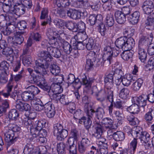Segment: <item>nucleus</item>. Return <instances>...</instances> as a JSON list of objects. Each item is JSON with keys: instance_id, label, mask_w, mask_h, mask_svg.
Here are the masks:
<instances>
[{"instance_id": "obj_4", "label": "nucleus", "mask_w": 154, "mask_h": 154, "mask_svg": "<svg viewBox=\"0 0 154 154\" xmlns=\"http://www.w3.org/2000/svg\"><path fill=\"white\" fill-rule=\"evenodd\" d=\"M44 122L41 120H35L28 119L27 121H25L24 125L28 131H30L32 136L37 127L38 128L37 129V130H40L42 127V125L44 124Z\"/></svg>"}, {"instance_id": "obj_49", "label": "nucleus", "mask_w": 154, "mask_h": 154, "mask_svg": "<svg viewBox=\"0 0 154 154\" xmlns=\"http://www.w3.org/2000/svg\"><path fill=\"white\" fill-rule=\"evenodd\" d=\"M9 107V105L7 101L5 100L2 102V105H0V116L3 115Z\"/></svg>"}, {"instance_id": "obj_37", "label": "nucleus", "mask_w": 154, "mask_h": 154, "mask_svg": "<svg viewBox=\"0 0 154 154\" xmlns=\"http://www.w3.org/2000/svg\"><path fill=\"white\" fill-rule=\"evenodd\" d=\"M81 82L83 85H85L86 87L89 88L91 87L93 81L91 79L87 77L84 74L82 76Z\"/></svg>"}, {"instance_id": "obj_50", "label": "nucleus", "mask_w": 154, "mask_h": 154, "mask_svg": "<svg viewBox=\"0 0 154 154\" xmlns=\"http://www.w3.org/2000/svg\"><path fill=\"white\" fill-rule=\"evenodd\" d=\"M9 64L5 61H2L0 64V69L2 70V71L6 74L7 75H8L9 72L8 69Z\"/></svg>"}, {"instance_id": "obj_44", "label": "nucleus", "mask_w": 154, "mask_h": 154, "mask_svg": "<svg viewBox=\"0 0 154 154\" xmlns=\"http://www.w3.org/2000/svg\"><path fill=\"white\" fill-rule=\"evenodd\" d=\"M143 80L141 78L138 79L132 85V89L135 91L139 90L143 83Z\"/></svg>"}, {"instance_id": "obj_51", "label": "nucleus", "mask_w": 154, "mask_h": 154, "mask_svg": "<svg viewBox=\"0 0 154 154\" xmlns=\"http://www.w3.org/2000/svg\"><path fill=\"white\" fill-rule=\"evenodd\" d=\"M101 122L106 128H111L113 126L114 122L110 118H106L103 119Z\"/></svg>"}, {"instance_id": "obj_33", "label": "nucleus", "mask_w": 154, "mask_h": 154, "mask_svg": "<svg viewBox=\"0 0 154 154\" xmlns=\"http://www.w3.org/2000/svg\"><path fill=\"white\" fill-rule=\"evenodd\" d=\"M146 49H137V53L139 59L142 62L144 63L146 60L147 54Z\"/></svg>"}, {"instance_id": "obj_19", "label": "nucleus", "mask_w": 154, "mask_h": 154, "mask_svg": "<svg viewBox=\"0 0 154 154\" xmlns=\"http://www.w3.org/2000/svg\"><path fill=\"white\" fill-rule=\"evenodd\" d=\"M140 14L139 11H136L128 17V20L131 24L134 25L138 22L139 20Z\"/></svg>"}, {"instance_id": "obj_27", "label": "nucleus", "mask_w": 154, "mask_h": 154, "mask_svg": "<svg viewBox=\"0 0 154 154\" xmlns=\"http://www.w3.org/2000/svg\"><path fill=\"white\" fill-rule=\"evenodd\" d=\"M107 99L110 103V104L108 107V110L109 114L111 115L112 114L113 111V103L114 101L113 91L108 92L106 96Z\"/></svg>"}, {"instance_id": "obj_7", "label": "nucleus", "mask_w": 154, "mask_h": 154, "mask_svg": "<svg viewBox=\"0 0 154 154\" xmlns=\"http://www.w3.org/2000/svg\"><path fill=\"white\" fill-rule=\"evenodd\" d=\"M16 25L9 23L7 24L6 27L5 28H2L1 32L5 35H9L12 33L14 35L16 34L23 33V32H17Z\"/></svg>"}, {"instance_id": "obj_8", "label": "nucleus", "mask_w": 154, "mask_h": 154, "mask_svg": "<svg viewBox=\"0 0 154 154\" xmlns=\"http://www.w3.org/2000/svg\"><path fill=\"white\" fill-rule=\"evenodd\" d=\"M51 29H50V32H48L47 34V35L48 36L49 38L48 43L51 45L49 47L54 48L60 47L61 42L59 43L60 41H57L56 38L54 36L55 34H57V33L54 32H51Z\"/></svg>"}, {"instance_id": "obj_39", "label": "nucleus", "mask_w": 154, "mask_h": 154, "mask_svg": "<svg viewBox=\"0 0 154 154\" xmlns=\"http://www.w3.org/2000/svg\"><path fill=\"white\" fill-rule=\"evenodd\" d=\"M19 116V114L16 109H12L9 112L8 117L10 120L15 121Z\"/></svg>"}, {"instance_id": "obj_22", "label": "nucleus", "mask_w": 154, "mask_h": 154, "mask_svg": "<svg viewBox=\"0 0 154 154\" xmlns=\"http://www.w3.org/2000/svg\"><path fill=\"white\" fill-rule=\"evenodd\" d=\"M43 122H44V124H42V127L41 128V129L38 130H37V127L36 128V130L35 131V132L33 134L32 136V137H36L39 135V136L42 135V136L45 137L47 134V132L46 130L45 129H42V128L43 127H45V125L46 123V121L45 120H41Z\"/></svg>"}, {"instance_id": "obj_42", "label": "nucleus", "mask_w": 154, "mask_h": 154, "mask_svg": "<svg viewBox=\"0 0 154 154\" xmlns=\"http://www.w3.org/2000/svg\"><path fill=\"white\" fill-rule=\"evenodd\" d=\"M54 76L50 79L51 81L53 83L57 84H62L64 81V78L63 75H54Z\"/></svg>"}, {"instance_id": "obj_56", "label": "nucleus", "mask_w": 154, "mask_h": 154, "mask_svg": "<svg viewBox=\"0 0 154 154\" xmlns=\"http://www.w3.org/2000/svg\"><path fill=\"white\" fill-rule=\"evenodd\" d=\"M50 70L51 73L54 75H57L60 72V67L55 64H53L51 66Z\"/></svg>"}, {"instance_id": "obj_18", "label": "nucleus", "mask_w": 154, "mask_h": 154, "mask_svg": "<svg viewBox=\"0 0 154 154\" xmlns=\"http://www.w3.org/2000/svg\"><path fill=\"white\" fill-rule=\"evenodd\" d=\"M37 55L38 57L43 59L45 61V63H49L52 59V57L48 51H39Z\"/></svg>"}, {"instance_id": "obj_30", "label": "nucleus", "mask_w": 154, "mask_h": 154, "mask_svg": "<svg viewBox=\"0 0 154 154\" xmlns=\"http://www.w3.org/2000/svg\"><path fill=\"white\" fill-rule=\"evenodd\" d=\"M51 91L54 93H60L63 91V89L60 84L52 83L51 85L50 89H49L48 91V93Z\"/></svg>"}, {"instance_id": "obj_5", "label": "nucleus", "mask_w": 154, "mask_h": 154, "mask_svg": "<svg viewBox=\"0 0 154 154\" xmlns=\"http://www.w3.org/2000/svg\"><path fill=\"white\" fill-rule=\"evenodd\" d=\"M50 63H41L40 59H38L35 61V65L33 69L34 72L40 75H45L47 74V69L48 68Z\"/></svg>"}, {"instance_id": "obj_28", "label": "nucleus", "mask_w": 154, "mask_h": 154, "mask_svg": "<svg viewBox=\"0 0 154 154\" xmlns=\"http://www.w3.org/2000/svg\"><path fill=\"white\" fill-rule=\"evenodd\" d=\"M154 118V107L150 109L144 116V119L147 123H151Z\"/></svg>"}, {"instance_id": "obj_43", "label": "nucleus", "mask_w": 154, "mask_h": 154, "mask_svg": "<svg viewBox=\"0 0 154 154\" xmlns=\"http://www.w3.org/2000/svg\"><path fill=\"white\" fill-rule=\"evenodd\" d=\"M61 43L64 51L67 54H70L71 52V50L72 48L71 45L65 41H63L62 42H61Z\"/></svg>"}, {"instance_id": "obj_64", "label": "nucleus", "mask_w": 154, "mask_h": 154, "mask_svg": "<svg viewBox=\"0 0 154 154\" xmlns=\"http://www.w3.org/2000/svg\"><path fill=\"white\" fill-rule=\"evenodd\" d=\"M104 82L105 88L104 89L108 92H109L110 91L111 92L113 91L112 89L113 86V82L107 81V82L105 81H104Z\"/></svg>"}, {"instance_id": "obj_21", "label": "nucleus", "mask_w": 154, "mask_h": 154, "mask_svg": "<svg viewBox=\"0 0 154 154\" xmlns=\"http://www.w3.org/2000/svg\"><path fill=\"white\" fill-rule=\"evenodd\" d=\"M114 15L117 22L119 24H124L126 21V16L122 13V11L119 10L116 11Z\"/></svg>"}, {"instance_id": "obj_29", "label": "nucleus", "mask_w": 154, "mask_h": 154, "mask_svg": "<svg viewBox=\"0 0 154 154\" xmlns=\"http://www.w3.org/2000/svg\"><path fill=\"white\" fill-rule=\"evenodd\" d=\"M58 48H52V47H48L47 50L49 53L51 54V55L54 57L59 58L61 56V54L60 51L58 49Z\"/></svg>"}, {"instance_id": "obj_32", "label": "nucleus", "mask_w": 154, "mask_h": 154, "mask_svg": "<svg viewBox=\"0 0 154 154\" xmlns=\"http://www.w3.org/2000/svg\"><path fill=\"white\" fill-rule=\"evenodd\" d=\"M137 138H134L133 140L130 143L129 147H128L129 154H134L137 147Z\"/></svg>"}, {"instance_id": "obj_26", "label": "nucleus", "mask_w": 154, "mask_h": 154, "mask_svg": "<svg viewBox=\"0 0 154 154\" xmlns=\"http://www.w3.org/2000/svg\"><path fill=\"white\" fill-rule=\"evenodd\" d=\"M11 76L9 80V82L7 85H8L11 86V91L13 87V83L12 82L14 81L16 82L19 81L22 78V75L20 74H17L16 75H14L12 73L10 74Z\"/></svg>"}, {"instance_id": "obj_2", "label": "nucleus", "mask_w": 154, "mask_h": 154, "mask_svg": "<svg viewBox=\"0 0 154 154\" xmlns=\"http://www.w3.org/2000/svg\"><path fill=\"white\" fill-rule=\"evenodd\" d=\"M115 44L117 48H120L122 51H127L131 50L134 46L135 42L132 37L128 38L124 36L117 38Z\"/></svg>"}, {"instance_id": "obj_59", "label": "nucleus", "mask_w": 154, "mask_h": 154, "mask_svg": "<svg viewBox=\"0 0 154 154\" xmlns=\"http://www.w3.org/2000/svg\"><path fill=\"white\" fill-rule=\"evenodd\" d=\"M28 91L32 94L33 97L38 94L40 91L38 88L34 85H31L28 87L27 88Z\"/></svg>"}, {"instance_id": "obj_63", "label": "nucleus", "mask_w": 154, "mask_h": 154, "mask_svg": "<svg viewBox=\"0 0 154 154\" xmlns=\"http://www.w3.org/2000/svg\"><path fill=\"white\" fill-rule=\"evenodd\" d=\"M34 147L31 144L27 143L25 146L23 151L24 154H30L33 152Z\"/></svg>"}, {"instance_id": "obj_62", "label": "nucleus", "mask_w": 154, "mask_h": 154, "mask_svg": "<svg viewBox=\"0 0 154 154\" xmlns=\"http://www.w3.org/2000/svg\"><path fill=\"white\" fill-rule=\"evenodd\" d=\"M24 33L23 32V33L16 34L14 35L15 38L14 44L20 45L23 43L24 40V38L22 35Z\"/></svg>"}, {"instance_id": "obj_14", "label": "nucleus", "mask_w": 154, "mask_h": 154, "mask_svg": "<svg viewBox=\"0 0 154 154\" xmlns=\"http://www.w3.org/2000/svg\"><path fill=\"white\" fill-rule=\"evenodd\" d=\"M90 144V141L88 138H82L80 143L79 145V150L81 153H84L86 151L87 148Z\"/></svg>"}, {"instance_id": "obj_58", "label": "nucleus", "mask_w": 154, "mask_h": 154, "mask_svg": "<svg viewBox=\"0 0 154 154\" xmlns=\"http://www.w3.org/2000/svg\"><path fill=\"white\" fill-rule=\"evenodd\" d=\"M97 30L101 34V35L104 36L106 32V29L105 25L103 23L97 24Z\"/></svg>"}, {"instance_id": "obj_40", "label": "nucleus", "mask_w": 154, "mask_h": 154, "mask_svg": "<svg viewBox=\"0 0 154 154\" xmlns=\"http://www.w3.org/2000/svg\"><path fill=\"white\" fill-rule=\"evenodd\" d=\"M75 22L71 20L66 21L65 23V26L69 30H72L74 32H76L77 30Z\"/></svg>"}, {"instance_id": "obj_35", "label": "nucleus", "mask_w": 154, "mask_h": 154, "mask_svg": "<svg viewBox=\"0 0 154 154\" xmlns=\"http://www.w3.org/2000/svg\"><path fill=\"white\" fill-rule=\"evenodd\" d=\"M79 137V132L75 129H71L70 132V137L68 138L67 141L75 142L78 140Z\"/></svg>"}, {"instance_id": "obj_46", "label": "nucleus", "mask_w": 154, "mask_h": 154, "mask_svg": "<svg viewBox=\"0 0 154 154\" xmlns=\"http://www.w3.org/2000/svg\"><path fill=\"white\" fill-rule=\"evenodd\" d=\"M148 42L144 37H142L140 39L138 49H146L148 46Z\"/></svg>"}, {"instance_id": "obj_41", "label": "nucleus", "mask_w": 154, "mask_h": 154, "mask_svg": "<svg viewBox=\"0 0 154 154\" xmlns=\"http://www.w3.org/2000/svg\"><path fill=\"white\" fill-rule=\"evenodd\" d=\"M11 86L9 84L7 85L4 90L1 89L0 87V95H2L5 97H8L11 92Z\"/></svg>"}, {"instance_id": "obj_57", "label": "nucleus", "mask_w": 154, "mask_h": 154, "mask_svg": "<svg viewBox=\"0 0 154 154\" xmlns=\"http://www.w3.org/2000/svg\"><path fill=\"white\" fill-rule=\"evenodd\" d=\"M37 101L34 103L33 108L36 111H40L44 109V105L40 99H38Z\"/></svg>"}, {"instance_id": "obj_15", "label": "nucleus", "mask_w": 154, "mask_h": 154, "mask_svg": "<svg viewBox=\"0 0 154 154\" xmlns=\"http://www.w3.org/2000/svg\"><path fill=\"white\" fill-rule=\"evenodd\" d=\"M107 93L108 92L105 90H101L96 93L95 95L97 100L101 103L102 106L104 107H105L106 106L104 103L106 102L105 99Z\"/></svg>"}, {"instance_id": "obj_10", "label": "nucleus", "mask_w": 154, "mask_h": 154, "mask_svg": "<svg viewBox=\"0 0 154 154\" xmlns=\"http://www.w3.org/2000/svg\"><path fill=\"white\" fill-rule=\"evenodd\" d=\"M147 95L146 94H142L138 97H135L132 99V103H137L139 106L144 107L146 105L147 101Z\"/></svg>"}, {"instance_id": "obj_1", "label": "nucleus", "mask_w": 154, "mask_h": 154, "mask_svg": "<svg viewBox=\"0 0 154 154\" xmlns=\"http://www.w3.org/2000/svg\"><path fill=\"white\" fill-rule=\"evenodd\" d=\"M84 112L86 116H83L79 119V123L83 124L85 129L89 130L91 128L92 124V119L94 117L95 114L96 118L98 120H101L105 114L104 109L101 107H98L95 111L91 105L86 104L85 107Z\"/></svg>"}, {"instance_id": "obj_11", "label": "nucleus", "mask_w": 154, "mask_h": 154, "mask_svg": "<svg viewBox=\"0 0 154 154\" xmlns=\"http://www.w3.org/2000/svg\"><path fill=\"white\" fill-rule=\"evenodd\" d=\"M5 140L8 145H11L17 140L18 137L15 136L13 131L8 129L4 132Z\"/></svg>"}, {"instance_id": "obj_12", "label": "nucleus", "mask_w": 154, "mask_h": 154, "mask_svg": "<svg viewBox=\"0 0 154 154\" xmlns=\"http://www.w3.org/2000/svg\"><path fill=\"white\" fill-rule=\"evenodd\" d=\"M15 2V5H14V11L13 14L17 15H23L26 11V8L21 4V1L19 0L18 3H17L16 1Z\"/></svg>"}, {"instance_id": "obj_53", "label": "nucleus", "mask_w": 154, "mask_h": 154, "mask_svg": "<svg viewBox=\"0 0 154 154\" xmlns=\"http://www.w3.org/2000/svg\"><path fill=\"white\" fill-rule=\"evenodd\" d=\"M3 10L6 13L9 12L13 14L14 11V6L12 7L11 3L10 2L8 4L5 3V5L3 7Z\"/></svg>"}, {"instance_id": "obj_31", "label": "nucleus", "mask_w": 154, "mask_h": 154, "mask_svg": "<svg viewBox=\"0 0 154 154\" xmlns=\"http://www.w3.org/2000/svg\"><path fill=\"white\" fill-rule=\"evenodd\" d=\"M21 97L22 100L25 102L32 101L34 100V97L28 90L22 93Z\"/></svg>"}, {"instance_id": "obj_36", "label": "nucleus", "mask_w": 154, "mask_h": 154, "mask_svg": "<svg viewBox=\"0 0 154 154\" xmlns=\"http://www.w3.org/2000/svg\"><path fill=\"white\" fill-rule=\"evenodd\" d=\"M133 76L131 74H127L122 78V84L125 86H129L133 80Z\"/></svg>"}, {"instance_id": "obj_54", "label": "nucleus", "mask_w": 154, "mask_h": 154, "mask_svg": "<svg viewBox=\"0 0 154 154\" xmlns=\"http://www.w3.org/2000/svg\"><path fill=\"white\" fill-rule=\"evenodd\" d=\"M130 50L123 51V52L121 54V56L123 60H128L132 57L133 54L129 51Z\"/></svg>"}, {"instance_id": "obj_17", "label": "nucleus", "mask_w": 154, "mask_h": 154, "mask_svg": "<svg viewBox=\"0 0 154 154\" xmlns=\"http://www.w3.org/2000/svg\"><path fill=\"white\" fill-rule=\"evenodd\" d=\"M35 74H32V76L30 78V82L31 83H36L40 85L45 84L46 82L44 78L39 75Z\"/></svg>"}, {"instance_id": "obj_61", "label": "nucleus", "mask_w": 154, "mask_h": 154, "mask_svg": "<svg viewBox=\"0 0 154 154\" xmlns=\"http://www.w3.org/2000/svg\"><path fill=\"white\" fill-rule=\"evenodd\" d=\"M8 129L13 131V133L14 134L16 132H19L21 130V128L20 126L14 123L9 124L8 125Z\"/></svg>"}, {"instance_id": "obj_55", "label": "nucleus", "mask_w": 154, "mask_h": 154, "mask_svg": "<svg viewBox=\"0 0 154 154\" xmlns=\"http://www.w3.org/2000/svg\"><path fill=\"white\" fill-rule=\"evenodd\" d=\"M143 129L142 127L140 126H137L135 130H133L132 131V136L133 137L138 138L139 136L143 132Z\"/></svg>"}, {"instance_id": "obj_38", "label": "nucleus", "mask_w": 154, "mask_h": 154, "mask_svg": "<svg viewBox=\"0 0 154 154\" xmlns=\"http://www.w3.org/2000/svg\"><path fill=\"white\" fill-rule=\"evenodd\" d=\"M105 21L106 25L108 26H112L115 23L113 15L111 13L107 14L106 16Z\"/></svg>"}, {"instance_id": "obj_13", "label": "nucleus", "mask_w": 154, "mask_h": 154, "mask_svg": "<svg viewBox=\"0 0 154 154\" xmlns=\"http://www.w3.org/2000/svg\"><path fill=\"white\" fill-rule=\"evenodd\" d=\"M15 107L16 109L21 112L29 111L31 109V106L29 104L23 103L20 100L16 101Z\"/></svg>"}, {"instance_id": "obj_24", "label": "nucleus", "mask_w": 154, "mask_h": 154, "mask_svg": "<svg viewBox=\"0 0 154 154\" xmlns=\"http://www.w3.org/2000/svg\"><path fill=\"white\" fill-rule=\"evenodd\" d=\"M67 14L69 17L74 20L80 19L81 16V13L80 12L72 9L67 11Z\"/></svg>"}, {"instance_id": "obj_23", "label": "nucleus", "mask_w": 154, "mask_h": 154, "mask_svg": "<svg viewBox=\"0 0 154 154\" xmlns=\"http://www.w3.org/2000/svg\"><path fill=\"white\" fill-rule=\"evenodd\" d=\"M103 133V127L101 125L98 123L94 127V133L92 134V136L97 139H99L101 138Z\"/></svg>"}, {"instance_id": "obj_3", "label": "nucleus", "mask_w": 154, "mask_h": 154, "mask_svg": "<svg viewBox=\"0 0 154 154\" xmlns=\"http://www.w3.org/2000/svg\"><path fill=\"white\" fill-rule=\"evenodd\" d=\"M53 134L56 136L57 140L62 141L64 140L68 135L67 130L63 129L62 124L57 123L54 125L53 128Z\"/></svg>"}, {"instance_id": "obj_25", "label": "nucleus", "mask_w": 154, "mask_h": 154, "mask_svg": "<svg viewBox=\"0 0 154 154\" xmlns=\"http://www.w3.org/2000/svg\"><path fill=\"white\" fill-rule=\"evenodd\" d=\"M75 142L67 141L66 145V148L69 151V154H77V147Z\"/></svg>"}, {"instance_id": "obj_9", "label": "nucleus", "mask_w": 154, "mask_h": 154, "mask_svg": "<svg viewBox=\"0 0 154 154\" xmlns=\"http://www.w3.org/2000/svg\"><path fill=\"white\" fill-rule=\"evenodd\" d=\"M103 51L104 52L103 56V60L107 65H110L112 60V48L109 46H106L104 47Z\"/></svg>"}, {"instance_id": "obj_16", "label": "nucleus", "mask_w": 154, "mask_h": 154, "mask_svg": "<svg viewBox=\"0 0 154 154\" xmlns=\"http://www.w3.org/2000/svg\"><path fill=\"white\" fill-rule=\"evenodd\" d=\"M153 7L152 2L150 0L145 1L142 6L144 13L148 15L153 11Z\"/></svg>"}, {"instance_id": "obj_47", "label": "nucleus", "mask_w": 154, "mask_h": 154, "mask_svg": "<svg viewBox=\"0 0 154 154\" xmlns=\"http://www.w3.org/2000/svg\"><path fill=\"white\" fill-rule=\"evenodd\" d=\"M133 104L131 106L128 107V110L132 114H137L139 111V105L136 103Z\"/></svg>"}, {"instance_id": "obj_48", "label": "nucleus", "mask_w": 154, "mask_h": 154, "mask_svg": "<svg viewBox=\"0 0 154 154\" xmlns=\"http://www.w3.org/2000/svg\"><path fill=\"white\" fill-rule=\"evenodd\" d=\"M130 91L128 88H124L121 89L119 94V97L123 99H126L128 96Z\"/></svg>"}, {"instance_id": "obj_45", "label": "nucleus", "mask_w": 154, "mask_h": 154, "mask_svg": "<svg viewBox=\"0 0 154 154\" xmlns=\"http://www.w3.org/2000/svg\"><path fill=\"white\" fill-rule=\"evenodd\" d=\"M125 137V134L122 132L119 131L114 132L113 139L116 141H122Z\"/></svg>"}, {"instance_id": "obj_60", "label": "nucleus", "mask_w": 154, "mask_h": 154, "mask_svg": "<svg viewBox=\"0 0 154 154\" xmlns=\"http://www.w3.org/2000/svg\"><path fill=\"white\" fill-rule=\"evenodd\" d=\"M60 94L54 93L51 91L48 92V94L51 100H56L57 103L58 101H60V100L61 99V94Z\"/></svg>"}, {"instance_id": "obj_6", "label": "nucleus", "mask_w": 154, "mask_h": 154, "mask_svg": "<svg viewBox=\"0 0 154 154\" xmlns=\"http://www.w3.org/2000/svg\"><path fill=\"white\" fill-rule=\"evenodd\" d=\"M96 53L92 51H90L87 54L86 64L85 68L87 71H90L93 69V67L95 63Z\"/></svg>"}, {"instance_id": "obj_52", "label": "nucleus", "mask_w": 154, "mask_h": 154, "mask_svg": "<svg viewBox=\"0 0 154 154\" xmlns=\"http://www.w3.org/2000/svg\"><path fill=\"white\" fill-rule=\"evenodd\" d=\"M70 4L69 0H57L56 4L58 7L66 8L69 6Z\"/></svg>"}, {"instance_id": "obj_34", "label": "nucleus", "mask_w": 154, "mask_h": 154, "mask_svg": "<svg viewBox=\"0 0 154 154\" xmlns=\"http://www.w3.org/2000/svg\"><path fill=\"white\" fill-rule=\"evenodd\" d=\"M150 137V136L149 134L147 132L144 131L137 138L139 139L142 143L146 144L149 141Z\"/></svg>"}, {"instance_id": "obj_20", "label": "nucleus", "mask_w": 154, "mask_h": 154, "mask_svg": "<svg viewBox=\"0 0 154 154\" xmlns=\"http://www.w3.org/2000/svg\"><path fill=\"white\" fill-rule=\"evenodd\" d=\"M145 28L149 30H154V18L151 16H149L146 18L144 21Z\"/></svg>"}]
</instances>
